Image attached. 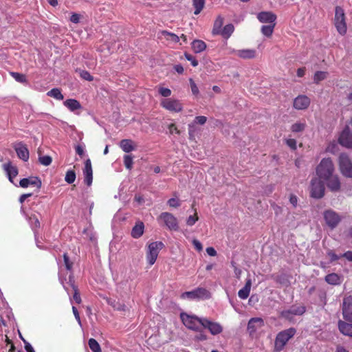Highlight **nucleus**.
<instances>
[{"instance_id":"54","label":"nucleus","mask_w":352,"mask_h":352,"mask_svg":"<svg viewBox=\"0 0 352 352\" xmlns=\"http://www.w3.org/2000/svg\"><path fill=\"white\" fill-rule=\"evenodd\" d=\"M168 204L170 207L178 208L180 206V201L177 198H171L168 201Z\"/></svg>"},{"instance_id":"58","label":"nucleus","mask_w":352,"mask_h":352,"mask_svg":"<svg viewBox=\"0 0 352 352\" xmlns=\"http://www.w3.org/2000/svg\"><path fill=\"white\" fill-rule=\"evenodd\" d=\"M185 57L188 60L191 62L192 66L196 67L198 65V61L190 54H185Z\"/></svg>"},{"instance_id":"15","label":"nucleus","mask_w":352,"mask_h":352,"mask_svg":"<svg viewBox=\"0 0 352 352\" xmlns=\"http://www.w3.org/2000/svg\"><path fill=\"white\" fill-rule=\"evenodd\" d=\"M338 141L342 146L352 148V135L348 126L342 131Z\"/></svg>"},{"instance_id":"6","label":"nucleus","mask_w":352,"mask_h":352,"mask_svg":"<svg viewBox=\"0 0 352 352\" xmlns=\"http://www.w3.org/2000/svg\"><path fill=\"white\" fill-rule=\"evenodd\" d=\"M160 106L171 113H179L182 111L184 105L182 102L176 98H163L160 100Z\"/></svg>"},{"instance_id":"19","label":"nucleus","mask_w":352,"mask_h":352,"mask_svg":"<svg viewBox=\"0 0 352 352\" xmlns=\"http://www.w3.org/2000/svg\"><path fill=\"white\" fill-rule=\"evenodd\" d=\"M305 308L303 306H293L290 309L287 310H285L281 312L282 317L288 319L292 320V316L289 315V313H292L293 316L296 315H302L305 313Z\"/></svg>"},{"instance_id":"45","label":"nucleus","mask_w":352,"mask_h":352,"mask_svg":"<svg viewBox=\"0 0 352 352\" xmlns=\"http://www.w3.org/2000/svg\"><path fill=\"white\" fill-rule=\"evenodd\" d=\"M158 92L164 98H168L172 94V91L170 89L164 87H159Z\"/></svg>"},{"instance_id":"12","label":"nucleus","mask_w":352,"mask_h":352,"mask_svg":"<svg viewBox=\"0 0 352 352\" xmlns=\"http://www.w3.org/2000/svg\"><path fill=\"white\" fill-rule=\"evenodd\" d=\"M264 320L261 318H252L248 324V331L250 336H254L264 326Z\"/></svg>"},{"instance_id":"64","label":"nucleus","mask_w":352,"mask_h":352,"mask_svg":"<svg viewBox=\"0 0 352 352\" xmlns=\"http://www.w3.org/2000/svg\"><path fill=\"white\" fill-rule=\"evenodd\" d=\"M342 257H344L347 261L352 262V251H348L343 254H341Z\"/></svg>"},{"instance_id":"4","label":"nucleus","mask_w":352,"mask_h":352,"mask_svg":"<svg viewBox=\"0 0 352 352\" xmlns=\"http://www.w3.org/2000/svg\"><path fill=\"white\" fill-rule=\"evenodd\" d=\"M334 25L340 35H344L347 31L346 17L344 10L341 7H336L335 10Z\"/></svg>"},{"instance_id":"47","label":"nucleus","mask_w":352,"mask_h":352,"mask_svg":"<svg viewBox=\"0 0 352 352\" xmlns=\"http://www.w3.org/2000/svg\"><path fill=\"white\" fill-rule=\"evenodd\" d=\"M338 151V146L336 142H330L326 148V151L332 154L336 153Z\"/></svg>"},{"instance_id":"35","label":"nucleus","mask_w":352,"mask_h":352,"mask_svg":"<svg viewBox=\"0 0 352 352\" xmlns=\"http://www.w3.org/2000/svg\"><path fill=\"white\" fill-rule=\"evenodd\" d=\"M305 127H306L305 122L298 121V122L294 123L293 124H292V126L290 127V130L293 133H300V132H302L305 130Z\"/></svg>"},{"instance_id":"36","label":"nucleus","mask_w":352,"mask_h":352,"mask_svg":"<svg viewBox=\"0 0 352 352\" xmlns=\"http://www.w3.org/2000/svg\"><path fill=\"white\" fill-rule=\"evenodd\" d=\"M69 283L72 287V289L74 291V294L73 296V300L78 304H80L81 302V298L80 296L79 293L78 292L77 287L74 285L73 277L72 276H69Z\"/></svg>"},{"instance_id":"61","label":"nucleus","mask_w":352,"mask_h":352,"mask_svg":"<svg viewBox=\"0 0 352 352\" xmlns=\"http://www.w3.org/2000/svg\"><path fill=\"white\" fill-rule=\"evenodd\" d=\"M24 344H25V349L27 352H35L32 345L28 342L26 340L23 339Z\"/></svg>"},{"instance_id":"16","label":"nucleus","mask_w":352,"mask_h":352,"mask_svg":"<svg viewBox=\"0 0 352 352\" xmlns=\"http://www.w3.org/2000/svg\"><path fill=\"white\" fill-rule=\"evenodd\" d=\"M42 182L41 179L37 177H30L28 178L22 179L19 185L22 188H28L29 186L36 187L37 189H40L41 187Z\"/></svg>"},{"instance_id":"5","label":"nucleus","mask_w":352,"mask_h":352,"mask_svg":"<svg viewBox=\"0 0 352 352\" xmlns=\"http://www.w3.org/2000/svg\"><path fill=\"white\" fill-rule=\"evenodd\" d=\"M338 166L341 174L346 177H352V161L346 153H341L338 157Z\"/></svg>"},{"instance_id":"43","label":"nucleus","mask_w":352,"mask_h":352,"mask_svg":"<svg viewBox=\"0 0 352 352\" xmlns=\"http://www.w3.org/2000/svg\"><path fill=\"white\" fill-rule=\"evenodd\" d=\"M204 0H193V6L195 8L194 14H198L200 13L204 8Z\"/></svg>"},{"instance_id":"26","label":"nucleus","mask_w":352,"mask_h":352,"mask_svg":"<svg viewBox=\"0 0 352 352\" xmlns=\"http://www.w3.org/2000/svg\"><path fill=\"white\" fill-rule=\"evenodd\" d=\"M144 225L142 221H138L131 230V236L135 239L140 238L144 233Z\"/></svg>"},{"instance_id":"51","label":"nucleus","mask_w":352,"mask_h":352,"mask_svg":"<svg viewBox=\"0 0 352 352\" xmlns=\"http://www.w3.org/2000/svg\"><path fill=\"white\" fill-rule=\"evenodd\" d=\"M30 223L33 229L40 227L39 220L35 215L30 217Z\"/></svg>"},{"instance_id":"30","label":"nucleus","mask_w":352,"mask_h":352,"mask_svg":"<svg viewBox=\"0 0 352 352\" xmlns=\"http://www.w3.org/2000/svg\"><path fill=\"white\" fill-rule=\"evenodd\" d=\"M63 104L71 111H75L82 108L80 102L75 99H68L64 101Z\"/></svg>"},{"instance_id":"22","label":"nucleus","mask_w":352,"mask_h":352,"mask_svg":"<svg viewBox=\"0 0 352 352\" xmlns=\"http://www.w3.org/2000/svg\"><path fill=\"white\" fill-rule=\"evenodd\" d=\"M83 173L85 177V183L87 186H90L92 183L93 179V170L91 160L89 159H87L85 161Z\"/></svg>"},{"instance_id":"41","label":"nucleus","mask_w":352,"mask_h":352,"mask_svg":"<svg viewBox=\"0 0 352 352\" xmlns=\"http://www.w3.org/2000/svg\"><path fill=\"white\" fill-rule=\"evenodd\" d=\"M11 76L17 82L21 83L27 82V78L25 75L18 72H10Z\"/></svg>"},{"instance_id":"32","label":"nucleus","mask_w":352,"mask_h":352,"mask_svg":"<svg viewBox=\"0 0 352 352\" xmlns=\"http://www.w3.org/2000/svg\"><path fill=\"white\" fill-rule=\"evenodd\" d=\"M206 121H207V118L206 116H197L195 118L193 122L188 124L189 135L190 136L192 135V132H193L192 128L194 127L195 124H199L203 125L206 122Z\"/></svg>"},{"instance_id":"48","label":"nucleus","mask_w":352,"mask_h":352,"mask_svg":"<svg viewBox=\"0 0 352 352\" xmlns=\"http://www.w3.org/2000/svg\"><path fill=\"white\" fill-rule=\"evenodd\" d=\"M39 162L44 166H49L52 163V157L49 155L39 156Z\"/></svg>"},{"instance_id":"39","label":"nucleus","mask_w":352,"mask_h":352,"mask_svg":"<svg viewBox=\"0 0 352 352\" xmlns=\"http://www.w3.org/2000/svg\"><path fill=\"white\" fill-rule=\"evenodd\" d=\"M47 95L58 100H62L64 98V96L61 94L60 90L58 88H54L51 89L47 93Z\"/></svg>"},{"instance_id":"13","label":"nucleus","mask_w":352,"mask_h":352,"mask_svg":"<svg viewBox=\"0 0 352 352\" xmlns=\"http://www.w3.org/2000/svg\"><path fill=\"white\" fill-rule=\"evenodd\" d=\"M311 100L305 95H299L294 98L293 107L297 110H305L310 105Z\"/></svg>"},{"instance_id":"7","label":"nucleus","mask_w":352,"mask_h":352,"mask_svg":"<svg viewBox=\"0 0 352 352\" xmlns=\"http://www.w3.org/2000/svg\"><path fill=\"white\" fill-rule=\"evenodd\" d=\"M164 244L160 241L152 242L148 245L146 251V260L150 265H153L158 256L160 251Z\"/></svg>"},{"instance_id":"8","label":"nucleus","mask_w":352,"mask_h":352,"mask_svg":"<svg viewBox=\"0 0 352 352\" xmlns=\"http://www.w3.org/2000/svg\"><path fill=\"white\" fill-rule=\"evenodd\" d=\"M210 297V293L204 288H197L190 292H186L181 294L182 299L200 300L208 299Z\"/></svg>"},{"instance_id":"50","label":"nucleus","mask_w":352,"mask_h":352,"mask_svg":"<svg viewBox=\"0 0 352 352\" xmlns=\"http://www.w3.org/2000/svg\"><path fill=\"white\" fill-rule=\"evenodd\" d=\"M285 144L292 150H296L297 148V142L295 139L293 138H287L285 140Z\"/></svg>"},{"instance_id":"24","label":"nucleus","mask_w":352,"mask_h":352,"mask_svg":"<svg viewBox=\"0 0 352 352\" xmlns=\"http://www.w3.org/2000/svg\"><path fill=\"white\" fill-rule=\"evenodd\" d=\"M257 18L261 23L272 24L275 23L274 22L276 19V16L272 12H262L258 14Z\"/></svg>"},{"instance_id":"62","label":"nucleus","mask_w":352,"mask_h":352,"mask_svg":"<svg viewBox=\"0 0 352 352\" xmlns=\"http://www.w3.org/2000/svg\"><path fill=\"white\" fill-rule=\"evenodd\" d=\"M192 244L193 245L195 246V248L198 250V251H201L202 250V248H203V246L201 245V243L197 239H194L192 241Z\"/></svg>"},{"instance_id":"57","label":"nucleus","mask_w":352,"mask_h":352,"mask_svg":"<svg viewBox=\"0 0 352 352\" xmlns=\"http://www.w3.org/2000/svg\"><path fill=\"white\" fill-rule=\"evenodd\" d=\"M81 19V15L79 14L74 13L72 14L70 21L74 23H78Z\"/></svg>"},{"instance_id":"29","label":"nucleus","mask_w":352,"mask_h":352,"mask_svg":"<svg viewBox=\"0 0 352 352\" xmlns=\"http://www.w3.org/2000/svg\"><path fill=\"white\" fill-rule=\"evenodd\" d=\"M325 281L330 285H340L342 278V276L336 273H331L325 276Z\"/></svg>"},{"instance_id":"20","label":"nucleus","mask_w":352,"mask_h":352,"mask_svg":"<svg viewBox=\"0 0 352 352\" xmlns=\"http://www.w3.org/2000/svg\"><path fill=\"white\" fill-rule=\"evenodd\" d=\"M323 182H326L327 187L331 191H338L340 188V179H339V177L336 174L325 179L324 180H323Z\"/></svg>"},{"instance_id":"33","label":"nucleus","mask_w":352,"mask_h":352,"mask_svg":"<svg viewBox=\"0 0 352 352\" xmlns=\"http://www.w3.org/2000/svg\"><path fill=\"white\" fill-rule=\"evenodd\" d=\"M160 37L172 43H178L179 41V37L177 35L167 31H162Z\"/></svg>"},{"instance_id":"18","label":"nucleus","mask_w":352,"mask_h":352,"mask_svg":"<svg viewBox=\"0 0 352 352\" xmlns=\"http://www.w3.org/2000/svg\"><path fill=\"white\" fill-rule=\"evenodd\" d=\"M14 150L18 157L26 162L29 159V151L27 146L21 142L16 143L14 145Z\"/></svg>"},{"instance_id":"55","label":"nucleus","mask_w":352,"mask_h":352,"mask_svg":"<svg viewBox=\"0 0 352 352\" xmlns=\"http://www.w3.org/2000/svg\"><path fill=\"white\" fill-rule=\"evenodd\" d=\"M80 76L82 78L86 80H88V81H91L93 80V77L91 76V74L87 72V71H85V70H82L80 72Z\"/></svg>"},{"instance_id":"52","label":"nucleus","mask_w":352,"mask_h":352,"mask_svg":"<svg viewBox=\"0 0 352 352\" xmlns=\"http://www.w3.org/2000/svg\"><path fill=\"white\" fill-rule=\"evenodd\" d=\"M190 86L191 89V91L192 94L195 96H197L199 94V88L195 81L192 79H190Z\"/></svg>"},{"instance_id":"27","label":"nucleus","mask_w":352,"mask_h":352,"mask_svg":"<svg viewBox=\"0 0 352 352\" xmlns=\"http://www.w3.org/2000/svg\"><path fill=\"white\" fill-rule=\"evenodd\" d=\"M4 170L6 171L8 176L9 180L13 183V178L18 175V169L16 166L11 165L10 164H3Z\"/></svg>"},{"instance_id":"34","label":"nucleus","mask_w":352,"mask_h":352,"mask_svg":"<svg viewBox=\"0 0 352 352\" xmlns=\"http://www.w3.org/2000/svg\"><path fill=\"white\" fill-rule=\"evenodd\" d=\"M192 48L195 53H200L206 50V45L201 40H195L192 43Z\"/></svg>"},{"instance_id":"40","label":"nucleus","mask_w":352,"mask_h":352,"mask_svg":"<svg viewBox=\"0 0 352 352\" xmlns=\"http://www.w3.org/2000/svg\"><path fill=\"white\" fill-rule=\"evenodd\" d=\"M274 27H275V23L263 25L261 28V32L264 36H265L267 37H270L272 36V34L274 32Z\"/></svg>"},{"instance_id":"25","label":"nucleus","mask_w":352,"mask_h":352,"mask_svg":"<svg viewBox=\"0 0 352 352\" xmlns=\"http://www.w3.org/2000/svg\"><path fill=\"white\" fill-rule=\"evenodd\" d=\"M120 146L123 151L129 153L135 149V144L134 142L129 139H124L120 141Z\"/></svg>"},{"instance_id":"53","label":"nucleus","mask_w":352,"mask_h":352,"mask_svg":"<svg viewBox=\"0 0 352 352\" xmlns=\"http://www.w3.org/2000/svg\"><path fill=\"white\" fill-rule=\"evenodd\" d=\"M327 256L331 262L337 261L342 257L341 254L338 255L335 252H333L332 250H329L327 253Z\"/></svg>"},{"instance_id":"63","label":"nucleus","mask_w":352,"mask_h":352,"mask_svg":"<svg viewBox=\"0 0 352 352\" xmlns=\"http://www.w3.org/2000/svg\"><path fill=\"white\" fill-rule=\"evenodd\" d=\"M207 254L210 256H214L217 255V251L212 247H209L206 248Z\"/></svg>"},{"instance_id":"10","label":"nucleus","mask_w":352,"mask_h":352,"mask_svg":"<svg viewBox=\"0 0 352 352\" xmlns=\"http://www.w3.org/2000/svg\"><path fill=\"white\" fill-rule=\"evenodd\" d=\"M324 193L323 181L318 177L311 179L310 186V194L314 198H321Z\"/></svg>"},{"instance_id":"49","label":"nucleus","mask_w":352,"mask_h":352,"mask_svg":"<svg viewBox=\"0 0 352 352\" xmlns=\"http://www.w3.org/2000/svg\"><path fill=\"white\" fill-rule=\"evenodd\" d=\"M124 163L125 167L127 169L131 170L132 168L133 164V157L129 155H125L124 157Z\"/></svg>"},{"instance_id":"28","label":"nucleus","mask_w":352,"mask_h":352,"mask_svg":"<svg viewBox=\"0 0 352 352\" xmlns=\"http://www.w3.org/2000/svg\"><path fill=\"white\" fill-rule=\"evenodd\" d=\"M251 286V280L247 279L245 286L242 289H241L238 292L239 297L241 299H246L250 293Z\"/></svg>"},{"instance_id":"21","label":"nucleus","mask_w":352,"mask_h":352,"mask_svg":"<svg viewBox=\"0 0 352 352\" xmlns=\"http://www.w3.org/2000/svg\"><path fill=\"white\" fill-rule=\"evenodd\" d=\"M231 53L244 59L254 58L256 55V50L253 49L233 50Z\"/></svg>"},{"instance_id":"38","label":"nucleus","mask_w":352,"mask_h":352,"mask_svg":"<svg viewBox=\"0 0 352 352\" xmlns=\"http://www.w3.org/2000/svg\"><path fill=\"white\" fill-rule=\"evenodd\" d=\"M234 29L233 25L228 24L221 30L219 34L225 38H228L234 32Z\"/></svg>"},{"instance_id":"46","label":"nucleus","mask_w":352,"mask_h":352,"mask_svg":"<svg viewBox=\"0 0 352 352\" xmlns=\"http://www.w3.org/2000/svg\"><path fill=\"white\" fill-rule=\"evenodd\" d=\"M76 179V173L74 170H69L66 173L65 180L68 184H72Z\"/></svg>"},{"instance_id":"2","label":"nucleus","mask_w":352,"mask_h":352,"mask_svg":"<svg viewBox=\"0 0 352 352\" xmlns=\"http://www.w3.org/2000/svg\"><path fill=\"white\" fill-rule=\"evenodd\" d=\"M296 333V329L289 328L279 332L275 339L274 351L280 352L283 350L287 342L294 337Z\"/></svg>"},{"instance_id":"14","label":"nucleus","mask_w":352,"mask_h":352,"mask_svg":"<svg viewBox=\"0 0 352 352\" xmlns=\"http://www.w3.org/2000/svg\"><path fill=\"white\" fill-rule=\"evenodd\" d=\"M326 223L331 228H335L340 222V217L333 210H327L324 213Z\"/></svg>"},{"instance_id":"44","label":"nucleus","mask_w":352,"mask_h":352,"mask_svg":"<svg viewBox=\"0 0 352 352\" xmlns=\"http://www.w3.org/2000/svg\"><path fill=\"white\" fill-rule=\"evenodd\" d=\"M199 220L197 213L195 212L194 214L190 215L186 220V225L188 226H192Z\"/></svg>"},{"instance_id":"37","label":"nucleus","mask_w":352,"mask_h":352,"mask_svg":"<svg viewBox=\"0 0 352 352\" xmlns=\"http://www.w3.org/2000/svg\"><path fill=\"white\" fill-rule=\"evenodd\" d=\"M223 23V18L221 16H218L217 19L214 21L213 29H212V33L214 34H220L221 30H222V25Z\"/></svg>"},{"instance_id":"11","label":"nucleus","mask_w":352,"mask_h":352,"mask_svg":"<svg viewBox=\"0 0 352 352\" xmlns=\"http://www.w3.org/2000/svg\"><path fill=\"white\" fill-rule=\"evenodd\" d=\"M342 314L346 322H352V296H348L343 299Z\"/></svg>"},{"instance_id":"59","label":"nucleus","mask_w":352,"mask_h":352,"mask_svg":"<svg viewBox=\"0 0 352 352\" xmlns=\"http://www.w3.org/2000/svg\"><path fill=\"white\" fill-rule=\"evenodd\" d=\"M76 152L77 154H78L80 156L82 157L85 154V148L82 146L77 145L75 147Z\"/></svg>"},{"instance_id":"56","label":"nucleus","mask_w":352,"mask_h":352,"mask_svg":"<svg viewBox=\"0 0 352 352\" xmlns=\"http://www.w3.org/2000/svg\"><path fill=\"white\" fill-rule=\"evenodd\" d=\"M199 331V334H197L195 336V340H199V341L206 340L207 339V336L204 333V331H201V328L199 329V331Z\"/></svg>"},{"instance_id":"60","label":"nucleus","mask_w":352,"mask_h":352,"mask_svg":"<svg viewBox=\"0 0 352 352\" xmlns=\"http://www.w3.org/2000/svg\"><path fill=\"white\" fill-rule=\"evenodd\" d=\"M168 131H169V133L171 134L179 133V131L177 129V126L174 124H170L168 126Z\"/></svg>"},{"instance_id":"31","label":"nucleus","mask_w":352,"mask_h":352,"mask_svg":"<svg viewBox=\"0 0 352 352\" xmlns=\"http://www.w3.org/2000/svg\"><path fill=\"white\" fill-rule=\"evenodd\" d=\"M329 76L327 71H316L313 76V80L315 84H319L321 81L326 80Z\"/></svg>"},{"instance_id":"23","label":"nucleus","mask_w":352,"mask_h":352,"mask_svg":"<svg viewBox=\"0 0 352 352\" xmlns=\"http://www.w3.org/2000/svg\"><path fill=\"white\" fill-rule=\"evenodd\" d=\"M338 327L342 334L352 338V324L340 320L338 322Z\"/></svg>"},{"instance_id":"42","label":"nucleus","mask_w":352,"mask_h":352,"mask_svg":"<svg viewBox=\"0 0 352 352\" xmlns=\"http://www.w3.org/2000/svg\"><path fill=\"white\" fill-rule=\"evenodd\" d=\"M89 346L93 352H101L100 346L98 342L94 338L89 340Z\"/></svg>"},{"instance_id":"17","label":"nucleus","mask_w":352,"mask_h":352,"mask_svg":"<svg viewBox=\"0 0 352 352\" xmlns=\"http://www.w3.org/2000/svg\"><path fill=\"white\" fill-rule=\"evenodd\" d=\"M203 327L208 329L214 336L221 333L223 331V327L219 322L210 321L207 318L204 320Z\"/></svg>"},{"instance_id":"9","label":"nucleus","mask_w":352,"mask_h":352,"mask_svg":"<svg viewBox=\"0 0 352 352\" xmlns=\"http://www.w3.org/2000/svg\"><path fill=\"white\" fill-rule=\"evenodd\" d=\"M158 220L162 221L164 224L170 230H179V222L177 219L171 213L164 212L160 214Z\"/></svg>"},{"instance_id":"3","label":"nucleus","mask_w":352,"mask_h":352,"mask_svg":"<svg viewBox=\"0 0 352 352\" xmlns=\"http://www.w3.org/2000/svg\"><path fill=\"white\" fill-rule=\"evenodd\" d=\"M183 324L189 329L192 331H199V329L204 325V318H199L194 315H190L186 313H182L180 315Z\"/></svg>"},{"instance_id":"1","label":"nucleus","mask_w":352,"mask_h":352,"mask_svg":"<svg viewBox=\"0 0 352 352\" xmlns=\"http://www.w3.org/2000/svg\"><path fill=\"white\" fill-rule=\"evenodd\" d=\"M335 168L331 158H323L316 168L317 177L322 181L334 175Z\"/></svg>"}]
</instances>
